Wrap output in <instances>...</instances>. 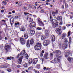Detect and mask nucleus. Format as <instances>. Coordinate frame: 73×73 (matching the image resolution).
Returning <instances> with one entry per match:
<instances>
[{
	"mask_svg": "<svg viewBox=\"0 0 73 73\" xmlns=\"http://www.w3.org/2000/svg\"><path fill=\"white\" fill-rule=\"evenodd\" d=\"M42 46L41 44L40 43H37L35 46V49L36 50H40Z\"/></svg>",
	"mask_w": 73,
	"mask_h": 73,
	"instance_id": "obj_1",
	"label": "nucleus"
},
{
	"mask_svg": "<svg viewBox=\"0 0 73 73\" xmlns=\"http://www.w3.org/2000/svg\"><path fill=\"white\" fill-rule=\"evenodd\" d=\"M24 55L25 56L26 58L28 59L29 58V56L27 54V53L25 52V50H22L20 53V55L21 56H23Z\"/></svg>",
	"mask_w": 73,
	"mask_h": 73,
	"instance_id": "obj_2",
	"label": "nucleus"
},
{
	"mask_svg": "<svg viewBox=\"0 0 73 73\" xmlns=\"http://www.w3.org/2000/svg\"><path fill=\"white\" fill-rule=\"evenodd\" d=\"M38 23L40 26H44V24L43 23L42 21H41V20L39 18H38Z\"/></svg>",
	"mask_w": 73,
	"mask_h": 73,
	"instance_id": "obj_3",
	"label": "nucleus"
},
{
	"mask_svg": "<svg viewBox=\"0 0 73 73\" xmlns=\"http://www.w3.org/2000/svg\"><path fill=\"white\" fill-rule=\"evenodd\" d=\"M50 42L48 40H45L43 42V45L45 46H47L48 45L50 44Z\"/></svg>",
	"mask_w": 73,
	"mask_h": 73,
	"instance_id": "obj_4",
	"label": "nucleus"
},
{
	"mask_svg": "<svg viewBox=\"0 0 73 73\" xmlns=\"http://www.w3.org/2000/svg\"><path fill=\"white\" fill-rule=\"evenodd\" d=\"M55 23H52V27L53 28H56L58 25V23L56 20L55 21Z\"/></svg>",
	"mask_w": 73,
	"mask_h": 73,
	"instance_id": "obj_5",
	"label": "nucleus"
},
{
	"mask_svg": "<svg viewBox=\"0 0 73 73\" xmlns=\"http://www.w3.org/2000/svg\"><path fill=\"white\" fill-rule=\"evenodd\" d=\"M36 25V23L33 22L30 23V27H35Z\"/></svg>",
	"mask_w": 73,
	"mask_h": 73,
	"instance_id": "obj_6",
	"label": "nucleus"
},
{
	"mask_svg": "<svg viewBox=\"0 0 73 73\" xmlns=\"http://www.w3.org/2000/svg\"><path fill=\"white\" fill-rule=\"evenodd\" d=\"M50 33V31L48 30H46L45 31V34L46 37H48Z\"/></svg>",
	"mask_w": 73,
	"mask_h": 73,
	"instance_id": "obj_7",
	"label": "nucleus"
},
{
	"mask_svg": "<svg viewBox=\"0 0 73 73\" xmlns=\"http://www.w3.org/2000/svg\"><path fill=\"white\" fill-rule=\"evenodd\" d=\"M56 55L58 56L61 54V52L59 50H56Z\"/></svg>",
	"mask_w": 73,
	"mask_h": 73,
	"instance_id": "obj_8",
	"label": "nucleus"
},
{
	"mask_svg": "<svg viewBox=\"0 0 73 73\" xmlns=\"http://www.w3.org/2000/svg\"><path fill=\"white\" fill-rule=\"evenodd\" d=\"M66 36L67 35L66 34V33H64L62 34L61 38L62 39H64L65 38Z\"/></svg>",
	"mask_w": 73,
	"mask_h": 73,
	"instance_id": "obj_9",
	"label": "nucleus"
},
{
	"mask_svg": "<svg viewBox=\"0 0 73 73\" xmlns=\"http://www.w3.org/2000/svg\"><path fill=\"white\" fill-rule=\"evenodd\" d=\"M29 19V22L31 23L33 21V19L31 18H30L29 16L26 18V19L27 20H28Z\"/></svg>",
	"mask_w": 73,
	"mask_h": 73,
	"instance_id": "obj_10",
	"label": "nucleus"
},
{
	"mask_svg": "<svg viewBox=\"0 0 73 73\" xmlns=\"http://www.w3.org/2000/svg\"><path fill=\"white\" fill-rule=\"evenodd\" d=\"M38 59L37 58H35L33 60V64H35L38 61Z\"/></svg>",
	"mask_w": 73,
	"mask_h": 73,
	"instance_id": "obj_11",
	"label": "nucleus"
},
{
	"mask_svg": "<svg viewBox=\"0 0 73 73\" xmlns=\"http://www.w3.org/2000/svg\"><path fill=\"white\" fill-rule=\"evenodd\" d=\"M23 56H22L20 58H19V61H18V63L19 64H21L22 63V59H23Z\"/></svg>",
	"mask_w": 73,
	"mask_h": 73,
	"instance_id": "obj_12",
	"label": "nucleus"
},
{
	"mask_svg": "<svg viewBox=\"0 0 73 73\" xmlns=\"http://www.w3.org/2000/svg\"><path fill=\"white\" fill-rule=\"evenodd\" d=\"M10 46L9 45H6L4 47V48L5 50H6V51H8V49L9 48V47Z\"/></svg>",
	"mask_w": 73,
	"mask_h": 73,
	"instance_id": "obj_13",
	"label": "nucleus"
},
{
	"mask_svg": "<svg viewBox=\"0 0 73 73\" xmlns=\"http://www.w3.org/2000/svg\"><path fill=\"white\" fill-rule=\"evenodd\" d=\"M57 19L60 22L62 21V17L61 16L57 17Z\"/></svg>",
	"mask_w": 73,
	"mask_h": 73,
	"instance_id": "obj_14",
	"label": "nucleus"
},
{
	"mask_svg": "<svg viewBox=\"0 0 73 73\" xmlns=\"http://www.w3.org/2000/svg\"><path fill=\"white\" fill-rule=\"evenodd\" d=\"M48 53L47 52H45L44 56L45 59H47L48 58Z\"/></svg>",
	"mask_w": 73,
	"mask_h": 73,
	"instance_id": "obj_15",
	"label": "nucleus"
},
{
	"mask_svg": "<svg viewBox=\"0 0 73 73\" xmlns=\"http://www.w3.org/2000/svg\"><path fill=\"white\" fill-rule=\"evenodd\" d=\"M11 58H14L13 57H6L4 58V61H5V60H11Z\"/></svg>",
	"mask_w": 73,
	"mask_h": 73,
	"instance_id": "obj_16",
	"label": "nucleus"
},
{
	"mask_svg": "<svg viewBox=\"0 0 73 73\" xmlns=\"http://www.w3.org/2000/svg\"><path fill=\"white\" fill-rule=\"evenodd\" d=\"M14 19L13 17L10 18V23L12 26L13 25L12 23L11 22H14Z\"/></svg>",
	"mask_w": 73,
	"mask_h": 73,
	"instance_id": "obj_17",
	"label": "nucleus"
},
{
	"mask_svg": "<svg viewBox=\"0 0 73 73\" xmlns=\"http://www.w3.org/2000/svg\"><path fill=\"white\" fill-rule=\"evenodd\" d=\"M30 34L32 35H34L35 33V32L34 30H31L30 31Z\"/></svg>",
	"mask_w": 73,
	"mask_h": 73,
	"instance_id": "obj_18",
	"label": "nucleus"
},
{
	"mask_svg": "<svg viewBox=\"0 0 73 73\" xmlns=\"http://www.w3.org/2000/svg\"><path fill=\"white\" fill-rule=\"evenodd\" d=\"M55 36L54 35H52V42L55 41Z\"/></svg>",
	"mask_w": 73,
	"mask_h": 73,
	"instance_id": "obj_19",
	"label": "nucleus"
},
{
	"mask_svg": "<svg viewBox=\"0 0 73 73\" xmlns=\"http://www.w3.org/2000/svg\"><path fill=\"white\" fill-rule=\"evenodd\" d=\"M41 39L42 40H44L46 38L45 36L44 35H41Z\"/></svg>",
	"mask_w": 73,
	"mask_h": 73,
	"instance_id": "obj_20",
	"label": "nucleus"
},
{
	"mask_svg": "<svg viewBox=\"0 0 73 73\" xmlns=\"http://www.w3.org/2000/svg\"><path fill=\"white\" fill-rule=\"evenodd\" d=\"M58 27L60 29H59L58 28H56V31H57L60 32V29H61V26H58Z\"/></svg>",
	"mask_w": 73,
	"mask_h": 73,
	"instance_id": "obj_21",
	"label": "nucleus"
},
{
	"mask_svg": "<svg viewBox=\"0 0 73 73\" xmlns=\"http://www.w3.org/2000/svg\"><path fill=\"white\" fill-rule=\"evenodd\" d=\"M33 59L32 58H30L29 59V64H31L32 62Z\"/></svg>",
	"mask_w": 73,
	"mask_h": 73,
	"instance_id": "obj_22",
	"label": "nucleus"
},
{
	"mask_svg": "<svg viewBox=\"0 0 73 73\" xmlns=\"http://www.w3.org/2000/svg\"><path fill=\"white\" fill-rule=\"evenodd\" d=\"M30 44H33L34 43V40L33 39H31L30 40Z\"/></svg>",
	"mask_w": 73,
	"mask_h": 73,
	"instance_id": "obj_23",
	"label": "nucleus"
},
{
	"mask_svg": "<svg viewBox=\"0 0 73 73\" xmlns=\"http://www.w3.org/2000/svg\"><path fill=\"white\" fill-rule=\"evenodd\" d=\"M24 37L26 39H27L28 38V37H29L27 34L25 33L24 35Z\"/></svg>",
	"mask_w": 73,
	"mask_h": 73,
	"instance_id": "obj_24",
	"label": "nucleus"
},
{
	"mask_svg": "<svg viewBox=\"0 0 73 73\" xmlns=\"http://www.w3.org/2000/svg\"><path fill=\"white\" fill-rule=\"evenodd\" d=\"M69 38V41L68 42V44H69V46H70V44H71V37H70Z\"/></svg>",
	"mask_w": 73,
	"mask_h": 73,
	"instance_id": "obj_25",
	"label": "nucleus"
},
{
	"mask_svg": "<svg viewBox=\"0 0 73 73\" xmlns=\"http://www.w3.org/2000/svg\"><path fill=\"white\" fill-rule=\"evenodd\" d=\"M68 38H65L64 39V42L65 43H67L68 42V40H67Z\"/></svg>",
	"mask_w": 73,
	"mask_h": 73,
	"instance_id": "obj_26",
	"label": "nucleus"
},
{
	"mask_svg": "<svg viewBox=\"0 0 73 73\" xmlns=\"http://www.w3.org/2000/svg\"><path fill=\"white\" fill-rule=\"evenodd\" d=\"M68 46V45L67 44H63V45L62 46L63 47H64L65 48H67Z\"/></svg>",
	"mask_w": 73,
	"mask_h": 73,
	"instance_id": "obj_27",
	"label": "nucleus"
},
{
	"mask_svg": "<svg viewBox=\"0 0 73 73\" xmlns=\"http://www.w3.org/2000/svg\"><path fill=\"white\" fill-rule=\"evenodd\" d=\"M62 57V56H59L58 57V59H57V60H58V62H60V58Z\"/></svg>",
	"mask_w": 73,
	"mask_h": 73,
	"instance_id": "obj_28",
	"label": "nucleus"
},
{
	"mask_svg": "<svg viewBox=\"0 0 73 73\" xmlns=\"http://www.w3.org/2000/svg\"><path fill=\"white\" fill-rule=\"evenodd\" d=\"M69 53L68 52L66 53V54H65V55L66 57H67L68 56V55H69Z\"/></svg>",
	"mask_w": 73,
	"mask_h": 73,
	"instance_id": "obj_29",
	"label": "nucleus"
},
{
	"mask_svg": "<svg viewBox=\"0 0 73 73\" xmlns=\"http://www.w3.org/2000/svg\"><path fill=\"white\" fill-rule=\"evenodd\" d=\"M68 60L69 61V62L71 61H72V58H70V57H69L68 58Z\"/></svg>",
	"mask_w": 73,
	"mask_h": 73,
	"instance_id": "obj_30",
	"label": "nucleus"
},
{
	"mask_svg": "<svg viewBox=\"0 0 73 73\" xmlns=\"http://www.w3.org/2000/svg\"><path fill=\"white\" fill-rule=\"evenodd\" d=\"M33 69V67L32 66L29 67V68H28V70H32Z\"/></svg>",
	"mask_w": 73,
	"mask_h": 73,
	"instance_id": "obj_31",
	"label": "nucleus"
},
{
	"mask_svg": "<svg viewBox=\"0 0 73 73\" xmlns=\"http://www.w3.org/2000/svg\"><path fill=\"white\" fill-rule=\"evenodd\" d=\"M20 31H25V29L24 27H22L20 29Z\"/></svg>",
	"mask_w": 73,
	"mask_h": 73,
	"instance_id": "obj_32",
	"label": "nucleus"
},
{
	"mask_svg": "<svg viewBox=\"0 0 73 73\" xmlns=\"http://www.w3.org/2000/svg\"><path fill=\"white\" fill-rule=\"evenodd\" d=\"M50 57H51V58H52L53 56V52H51L50 53Z\"/></svg>",
	"mask_w": 73,
	"mask_h": 73,
	"instance_id": "obj_33",
	"label": "nucleus"
},
{
	"mask_svg": "<svg viewBox=\"0 0 73 73\" xmlns=\"http://www.w3.org/2000/svg\"><path fill=\"white\" fill-rule=\"evenodd\" d=\"M25 41L24 39H23V38H21L20 39V41L21 42H22L23 41Z\"/></svg>",
	"mask_w": 73,
	"mask_h": 73,
	"instance_id": "obj_34",
	"label": "nucleus"
},
{
	"mask_svg": "<svg viewBox=\"0 0 73 73\" xmlns=\"http://www.w3.org/2000/svg\"><path fill=\"white\" fill-rule=\"evenodd\" d=\"M70 31H69L68 33V36L67 37L68 38L70 35Z\"/></svg>",
	"mask_w": 73,
	"mask_h": 73,
	"instance_id": "obj_35",
	"label": "nucleus"
},
{
	"mask_svg": "<svg viewBox=\"0 0 73 73\" xmlns=\"http://www.w3.org/2000/svg\"><path fill=\"white\" fill-rule=\"evenodd\" d=\"M27 63H25L24 64V66L25 68L27 67Z\"/></svg>",
	"mask_w": 73,
	"mask_h": 73,
	"instance_id": "obj_36",
	"label": "nucleus"
},
{
	"mask_svg": "<svg viewBox=\"0 0 73 73\" xmlns=\"http://www.w3.org/2000/svg\"><path fill=\"white\" fill-rule=\"evenodd\" d=\"M21 44H22L23 45H24L25 44V40H24V41H23V42H21Z\"/></svg>",
	"mask_w": 73,
	"mask_h": 73,
	"instance_id": "obj_37",
	"label": "nucleus"
},
{
	"mask_svg": "<svg viewBox=\"0 0 73 73\" xmlns=\"http://www.w3.org/2000/svg\"><path fill=\"white\" fill-rule=\"evenodd\" d=\"M36 67L38 68L39 69L40 68V64H38L37 65V67Z\"/></svg>",
	"mask_w": 73,
	"mask_h": 73,
	"instance_id": "obj_38",
	"label": "nucleus"
},
{
	"mask_svg": "<svg viewBox=\"0 0 73 73\" xmlns=\"http://www.w3.org/2000/svg\"><path fill=\"white\" fill-rule=\"evenodd\" d=\"M16 67L18 68H20L21 67V66L19 65H16Z\"/></svg>",
	"mask_w": 73,
	"mask_h": 73,
	"instance_id": "obj_39",
	"label": "nucleus"
},
{
	"mask_svg": "<svg viewBox=\"0 0 73 73\" xmlns=\"http://www.w3.org/2000/svg\"><path fill=\"white\" fill-rule=\"evenodd\" d=\"M36 29L38 30H40L41 29H42L41 28H39V27H37V28H36Z\"/></svg>",
	"mask_w": 73,
	"mask_h": 73,
	"instance_id": "obj_40",
	"label": "nucleus"
},
{
	"mask_svg": "<svg viewBox=\"0 0 73 73\" xmlns=\"http://www.w3.org/2000/svg\"><path fill=\"white\" fill-rule=\"evenodd\" d=\"M52 14L54 16H55L54 15L56 14V13L55 12H54V11H53L52 13Z\"/></svg>",
	"mask_w": 73,
	"mask_h": 73,
	"instance_id": "obj_41",
	"label": "nucleus"
},
{
	"mask_svg": "<svg viewBox=\"0 0 73 73\" xmlns=\"http://www.w3.org/2000/svg\"><path fill=\"white\" fill-rule=\"evenodd\" d=\"M54 60V62L55 63H56L57 62V60L56 58H55Z\"/></svg>",
	"mask_w": 73,
	"mask_h": 73,
	"instance_id": "obj_42",
	"label": "nucleus"
},
{
	"mask_svg": "<svg viewBox=\"0 0 73 73\" xmlns=\"http://www.w3.org/2000/svg\"><path fill=\"white\" fill-rule=\"evenodd\" d=\"M7 70L9 72H11V70L10 69H7Z\"/></svg>",
	"mask_w": 73,
	"mask_h": 73,
	"instance_id": "obj_43",
	"label": "nucleus"
},
{
	"mask_svg": "<svg viewBox=\"0 0 73 73\" xmlns=\"http://www.w3.org/2000/svg\"><path fill=\"white\" fill-rule=\"evenodd\" d=\"M30 46L29 43H27V46L28 48L30 47Z\"/></svg>",
	"mask_w": 73,
	"mask_h": 73,
	"instance_id": "obj_44",
	"label": "nucleus"
},
{
	"mask_svg": "<svg viewBox=\"0 0 73 73\" xmlns=\"http://www.w3.org/2000/svg\"><path fill=\"white\" fill-rule=\"evenodd\" d=\"M65 6H66V8H67L68 7V5L66 3H65Z\"/></svg>",
	"mask_w": 73,
	"mask_h": 73,
	"instance_id": "obj_45",
	"label": "nucleus"
},
{
	"mask_svg": "<svg viewBox=\"0 0 73 73\" xmlns=\"http://www.w3.org/2000/svg\"><path fill=\"white\" fill-rule=\"evenodd\" d=\"M2 2V3H4L3 4L4 5H6L7 4V3L6 2H5L4 1H3Z\"/></svg>",
	"mask_w": 73,
	"mask_h": 73,
	"instance_id": "obj_46",
	"label": "nucleus"
},
{
	"mask_svg": "<svg viewBox=\"0 0 73 73\" xmlns=\"http://www.w3.org/2000/svg\"><path fill=\"white\" fill-rule=\"evenodd\" d=\"M3 44L0 45V48H3Z\"/></svg>",
	"mask_w": 73,
	"mask_h": 73,
	"instance_id": "obj_47",
	"label": "nucleus"
},
{
	"mask_svg": "<svg viewBox=\"0 0 73 73\" xmlns=\"http://www.w3.org/2000/svg\"><path fill=\"white\" fill-rule=\"evenodd\" d=\"M19 17V16H17L15 17V18L17 19H18Z\"/></svg>",
	"mask_w": 73,
	"mask_h": 73,
	"instance_id": "obj_48",
	"label": "nucleus"
},
{
	"mask_svg": "<svg viewBox=\"0 0 73 73\" xmlns=\"http://www.w3.org/2000/svg\"><path fill=\"white\" fill-rule=\"evenodd\" d=\"M14 40L17 42H18L19 40L18 39H17V38H15V39Z\"/></svg>",
	"mask_w": 73,
	"mask_h": 73,
	"instance_id": "obj_49",
	"label": "nucleus"
},
{
	"mask_svg": "<svg viewBox=\"0 0 73 73\" xmlns=\"http://www.w3.org/2000/svg\"><path fill=\"white\" fill-rule=\"evenodd\" d=\"M44 12V9H42V10H41V11H40V12H41V13H43Z\"/></svg>",
	"mask_w": 73,
	"mask_h": 73,
	"instance_id": "obj_50",
	"label": "nucleus"
},
{
	"mask_svg": "<svg viewBox=\"0 0 73 73\" xmlns=\"http://www.w3.org/2000/svg\"><path fill=\"white\" fill-rule=\"evenodd\" d=\"M66 27H64L62 28V29L63 30H65L66 29Z\"/></svg>",
	"mask_w": 73,
	"mask_h": 73,
	"instance_id": "obj_51",
	"label": "nucleus"
},
{
	"mask_svg": "<svg viewBox=\"0 0 73 73\" xmlns=\"http://www.w3.org/2000/svg\"><path fill=\"white\" fill-rule=\"evenodd\" d=\"M19 23H15V26H17V25H19Z\"/></svg>",
	"mask_w": 73,
	"mask_h": 73,
	"instance_id": "obj_52",
	"label": "nucleus"
},
{
	"mask_svg": "<svg viewBox=\"0 0 73 73\" xmlns=\"http://www.w3.org/2000/svg\"><path fill=\"white\" fill-rule=\"evenodd\" d=\"M24 13V14L25 15H28V14H29V13Z\"/></svg>",
	"mask_w": 73,
	"mask_h": 73,
	"instance_id": "obj_53",
	"label": "nucleus"
},
{
	"mask_svg": "<svg viewBox=\"0 0 73 73\" xmlns=\"http://www.w3.org/2000/svg\"><path fill=\"white\" fill-rule=\"evenodd\" d=\"M35 72L36 73H39V72L38 71H35Z\"/></svg>",
	"mask_w": 73,
	"mask_h": 73,
	"instance_id": "obj_54",
	"label": "nucleus"
},
{
	"mask_svg": "<svg viewBox=\"0 0 73 73\" xmlns=\"http://www.w3.org/2000/svg\"><path fill=\"white\" fill-rule=\"evenodd\" d=\"M29 39L27 41V44H29Z\"/></svg>",
	"mask_w": 73,
	"mask_h": 73,
	"instance_id": "obj_55",
	"label": "nucleus"
},
{
	"mask_svg": "<svg viewBox=\"0 0 73 73\" xmlns=\"http://www.w3.org/2000/svg\"><path fill=\"white\" fill-rule=\"evenodd\" d=\"M50 69V68H46V70H48Z\"/></svg>",
	"mask_w": 73,
	"mask_h": 73,
	"instance_id": "obj_56",
	"label": "nucleus"
},
{
	"mask_svg": "<svg viewBox=\"0 0 73 73\" xmlns=\"http://www.w3.org/2000/svg\"><path fill=\"white\" fill-rule=\"evenodd\" d=\"M42 53H44V50H42Z\"/></svg>",
	"mask_w": 73,
	"mask_h": 73,
	"instance_id": "obj_57",
	"label": "nucleus"
},
{
	"mask_svg": "<svg viewBox=\"0 0 73 73\" xmlns=\"http://www.w3.org/2000/svg\"><path fill=\"white\" fill-rule=\"evenodd\" d=\"M7 65L8 67H10V65H9V64H7Z\"/></svg>",
	"mask_w": 73,
	"mask_h": 73,
	"instance_id": "obj_58",
	"label": "nucleus"
},
{
	"mask_svg": "<svg viewBox=\"0 0 73 73\" xmlns=\"http://www.w3.org/2000/svg\"><path fill=\"white\" fill-rule=\"evenodd\" d=\"M40 55L41 56H42H42H43V54H42V53H41Z\"/></svg>",
	"mask_w": 73,
	"mask_h": 73,
	"instance_id": "obj_59",
	"label": "nucleus"
},
{
	"mask_svg": "<svg viewBox=\"0 0 73 73\" xmlns=\"http://www.w3.org/2000/svg\"><path fill=\"white\" fill-rule=\"evenodd\" d=\"M4 12V10L3 9H2L1 10V12L2 13H3Z\"/></svg>",
	"mask_w": 73,
	"mask_h": 73,
	"instance_id": "obj_60",
	"label": "nucleus"
},
{
	"mask_svg": "<svg viewBox=\"0 0 73 73\" xmlns=\"http://www.w3.org/2000/svg\"><path fill=\"white\" fill-rule=\"evenodd\" d=\"M62 8L63 9H64V5H62Z\"/></svg>",
	"mask_w": 73,
	"mask_h": 73,
	"instance_id": "obj_61",
	"label": "nucleus"
},
{
	"mask_svg": "<svg viewBox=\"0 0 73 73\" xmlns=\"http://www.w3.org/2000/svg\"><path fill=\"white\" fill-rule=\"evenodd\" d=\"M43 70H46V67H44V68H43Z\"/></svg>",
	"mask_w": 73,
	"mask_h": 73,
	"instance_id": "obj_62",
	"label": "nucleus"
},
{
	"mask_svg": "<svg viewBox=\"0 0 73 73\" xmlns=\"http://www.w3.org/2000/svg\"><path fill=\"white\" fill-rule=\"evenodd\" d=\"M50 2V0H47L45 1V2Z\"/></svg>",
	"mask_w": 73,
	"mask_h": 73,
	"instance_id": "obj_63",
	"label": "nucleus"
},
{
	"mask_svg": "<svg viewBox=\"0 0 73 73\" xmlns=\"http://www.w3.org/2000/svg\"><path fill=\"white\" fill-rule=\"evenodd\" d=\"M12 13H15V10H14L13 11H12Z\"/></svg>",
	"mask_w": 73,
	"mask_h": 73,
	"instance_id": "obj_64",
	"label": "nucleus"
}]
</instances>
